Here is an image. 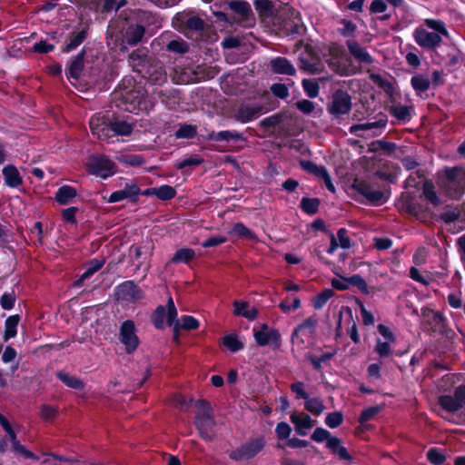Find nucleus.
I'll list each match as a JSON object with an SVG mask.
<instances>
[{
    "mask_svg": "<svg viewBox=\"0 0 465 465\" xmlns=\"http://www.w3.org/2000/svg\"><path fill=\"white\" fill-rule=\"evenodd\" d=\"M424 173L420 169L411 173L406 179L407 187H419L422 184L423 193L420 201L410 206V213H412L421 223L433 224L434 213L436 207V192L431 181L424 180Z\"/></svg>",
    "mask_w": 465,
    "mask_h": 465,
    "instance_id": "obj_1",
    "label": "nucleus"
},
{
    "mask_svg": "<svg viewBox=\"0 0 465 465\" xmlns=\"http://www.w3.org/2000/svg\"><path fill=\"white\" fill-rule=\"evenodd\" d=\"M89 124L92 134L100 140H109L114 135L127 136L134 130L132 123L119 117L107 122L104 116L94 115Z\"/></svg>",
    "mask_w": 465,
    "mask_h": 465,
    "instance_id": "obj_2",
    "label": "nucleus"
},
{
    "mask_svg": "<svg viewBox=\"0 0 465 465\" xmlns=\"http://www.w3.org/2000/svg\"><path fill=\"white\" fill-rule=\"evenodd\" d=\"M440 193L451 200H460L465 193V170L460 167H446L438 173Z\"/></svg>",
    "mask_w": 465,
    "mask_h": 465,
    "instance_id": "obj_3",
    "label": "nucleus"
},
{
    "mask_svg": "<svg viewBox=\"0 0 465 465\" xmlns=\"http://www.w3.org/2000/svg\"><path fill=\"white\" fill-rule=\"evenodd\" d=\"M195 405V426L203 440H211L214 436L215 426L211 405L205 401H197Z\"/></svg>",
    "mask_w": 465,
    "mask_h": 465,
    "instance_id": "obj_4",
    "label": "nucleus"
},
{
    "mask_svg": "<svg viewBox=\"0 0 465 465\" xmlns=\"http://www.w3.org/2000/svg\"><path fill=\"white\" fill-rule=\"evenodd\" d=\"M318 323L315 317H309L299 324L292 334V343L298 350H303L311 342Z\"/></svg>",
    "mask_w": 465,
    "mask_h": 465,
    "instance_id": "obj_5",
    "label": "nucleus"
},
{
    "mask_svg": "<svg viewBox=\"0 0 465 465\" xmlns=\"http://www.w3.org/2000/svg\"><path fill=\"white\" fill-rule=\"evenodd\" d=\"M264 438L257 437L231 450L229 457L236 461L250 460L255 457L264 448Z\"/></svg>",
    "mask_w": 465,
    "mask_h": 465,
    "instance_id": "obj_6",
    "label": "nucleus"
},
{
    "mask_svg": "<svg viewBox=\"0 0 465 465\" xmlns=\"http://www.w3.org/2000/svg\"><path fill=\"white\" fill-rule=\"evenodd\" d=\"M152 322L155 328L163 329L164 327L165 322L169 326H174L177 328L178 320H177V310L175 308L173 300L172 297L168 299L167 302V311L165 307L160 305L158 306L152 315Z\"/></svg>",
    "mask_w": 465,
    "mask_h": 465,
    "instance_id": "obj_7",
    "label": "nucleus"
},
{
    "mask_svg": "<svg viewBox=\"0 0 465 465\" xmlns=\"http://www.w3.org/2000/svg\"><path fill=\"white\" fill-rule=\"evenodd\" d=\"M89 173L106 179L115 173V163L105 155H93L87 163Z\"/></svg>",
    "mask_w": 465,
    "mask_h": 465,
    "instance_id": "obj_8",
    "label": "nucleus"
},
{
    "mask_svg": "<svg viewBox=\"0 0 465 465\" xmlns=\"http://www.w3.org/2000/svg\"><path fill=\"white\" fill-rule=\"evenodd\" d=\"M413 36L420 46L434 48L436 46V20H425L415 29Z\"/></svg>",
    "mask_w": 465,
    "mask_h": 465,
    "instance_id": "obj_9",
    "label": "nucleus"
},
{
    "mask_svg": "<svg viewBox=\"0 0 465 465\" xmlns=\"http://www.w3.org/2000/svg\"><path fill=\"white\" fill-rule=\"evenodd\" d=\"M120 96L124 103V110L133 114L148 109V102L141 91L124 89L120 92Z\"/></svg>",
    "mask_w": 465,
    "mask_h": 465,
    "instance_id": "obj_10",
    "label": "nucleus"
},
{
    "mask_svg": "<svg viewBox=\"0 0 465 465\" xmlns=\"http://www.w3.org/2000/svg\"><path fill=\"white\" fill-rule=\"evenodd\" d=\"M119 339L124 345L127 353H133L139 345L134 322L131 320L124 321L120 327Z\"/></svg>",
    "mask_w": 465,
    "mask_h": 465,
    "instance_id": "obj_11",
    "label": "nucleus"
},
{
    "mask_svg": "<svg viewBox=\"0 0 465 465\" xmlns=\"http://www.w3.org/2000/svg\"><path fill=\"white\" fill-rule=\"evenodd\" d=\"M351 108V98L350 94L342 90H337L331 96L328 111L334 116L348 114Z\"/></svg>",
    "mask_w": 465,
    "mask_h": 465,
    "instance_id": "obj_12",
    "label": "nucleus"
},
{
    "mask_svg": "<svg viewBox=\"0 0 465 465\" xmlns=\"http://www.w3.org/2000/svg\"><path fill=\"white\" fill-rule=\"evenodd\" d=\"M352 188L374 203H381L384 197V193L378 185L368 181L356 179L352 183Z\"/></svg>",
    "mask_w": 465,
    "mask_h": 465,
    "instance_id": "obj_13",
    "label": "nucleus"
},
{
    "mask_svg": "<svg viewBox=\"0 0 465 465\" xmlns=\"http://www.w3.org/2000/svg\"><path fill=\"white\" fill-rule=\"evenodd\" d=\"M253 336L259 346L272 345L279 347L281 335L275 329L270 328L267 324H262L259 330L253 329Z\"/></svg>",
    "mask_w": 465,
    "mask_h": 465,
    "instance_id": "obj_14",
    "label": "nucleus"
},
{
    "mask_svg": "<svg viewBox=\"0 0 465 465\" xmlns=\"http://www.w3.org/2000/svg\"><path fill=\"white\" fill-rule=\"evenodd\" d=\"M115 296L118 301L134 302L143 298V292L133 281H125L116 287Z\"/></svg>",
    "mask_w": 465,
    "mask_h": 465,
    "instance_id": "obj_15",
    "label": "nucleus"
},
{
    "mask_svg": "<svg viewBox=\"0 0 465 465\" xmlns=\"http://www.w3.org/2000/svg\"><path fill=\"white\" fill-rule=\"evenodd\" d=\"M142 76L146 78L152 84L157 85H162L167 80V74L163 69V64L156 59L148 64L147 69L144 70Z\"/></svg>",
    "mask_w": 465,
    "mask_h": 465,
    "instance_id": "obj_16",
    "label": "nucleus"
},
{
    "mask_svg": "<svg viewBox=\"0 0 465 465\" xmlns=\"http://www.w3.org/2000/svg\"><path fill=\"white\" fill-rule=\"evenodd\" d=\"M345 312H346V315H345L344 319H343V317H344L343 312L340 313V320L338 322V326L336 328V336L341 337L342 335L341 328H342V322H344V323L347 325V330H346L347 334L350 336V338L351 339V341L354 343H358V342H360V336L358 334L357 324H356L355 321L353 320L352 312H351V308L346 307Z\"/></svg>",
    "mask_w": 465,
    "mask_h": 465,
    "instance_id": "obj_17",
    "label": "nucleus"
},
{
    "mask_svg": "<svg viewBox=\"0 0 465 465\" xmlns=\"http://www.w3.org/2000/svg\"><path fill=\"white\" fill-rule=\"evenodd\" d=\"M141 194V189L134 182H126L124 188L115 191L109 196V203H118L124 200L136 201Z\"/></svg>",
    "mask_w": 465,
    "mask_h": 465,
    "instance_id": "obj_18",
    "label": "nucleus"
},
{
    "mask_svg": "<svg viewBox=\"0 0 465 465\" xmlns=\"http://www.w3.org/2000/svg\"><path fill=\"white\" fill-rule=\"evenodd\" d=\"M386 124L387 119L384 116H382L377 121L351 125L350 128V133L358 136H363V133L365 131H371L372 135L376 136L381 134V129H383L386 126Z\"/></svg>",
    "mask_w": 465,
    "mask_h": 465,
    "instance_id": "obj_19",
    "label": "nucleus"
},
{
    "mask_svg": "<svg viewBox=\"0 0 465 465\" xmlns=\"http://www.w3.org/2000/svg\"><path fill=\"white\" fill-rule=\"evenodd\" d=\"M300 69L308 74H318L322 71L323 64L320 58L307 51L300 55Z\"/></svg>",
    "mask_w": 465,
    "mask_h": 465,
    "instance_id": "obj_20",
    "label": "nucleus"
},
{
    "mask_svg": "<svg viewBox=\"0 0 465 465\" xmlns=\"http://www.w3.org/2000/svg\"><path fill=\"white\" fill-rule=\"evenodd\" d=\"M153 60V58L148 57L146 51L143 49H137L134 51L128 58L130 66H132L133 70L141 75L144 70L147 69L148 64H151Z\"/></svg>",
    "mask_w": 465,
    "mask_h": 465,
    "instance_id": "obj_21",
    "label": "nucleus"
},
{
    "mask_svg": "<svg viewBox=\"0 0 465 465\" xmlns=\"http://www.w3.org/2000/svg\"><path fill=\"white\" fill-rule=\"evenodd\" d=\"M262 106L244 104L235 111L234 118L241 123H248L258 118L262 114Z\"/></svg>",
    "mask_w": 465,
    "mask_h": 465,
    "instance_id": "obj_22",
    "label": "nucleus"
},
{
    "mask_svg": "<svg viewBox=\"0 0 465 465\" xmlns=\"http://www.w3.org/2000/svg\"><path fill=\"white\" fill-rule=\"evenodd\" d=\"M291 421L294 424L297 434L301 436L307 435L309 430H311L316 423V420H312L306 413H293L290 417Z\"/></svg>",
    "mask_w": 465,
    "mask_h": 465,
    "instance_id": "obj_23",
    "label": "nucleus"
},
{
    "mask_svg": "<svg viewBox=\"0 0 465 465\" xmlns=\"http://www.w3.org/2000/svg\"><path fill=\"white\" fill-rule=\"evenodd\" d=\"M5 184L12 189H17L23 185V177L18 169L13 164L5 165L2 170Z\"/></svg>",
    "mask_w": 465,
    "mask_h": 465,
    "instance_id": "obj_24",
    "label": "nucleus"
},
{
    "mask_svg": "<svg viewBox=\"0 0 465 465\" xmlns=\"http://www.w3.org/2000/svg\"><path fill=\"white\" fill-rule=\"evenodd\" d=\"M269 66L272 73L293 75L296 73L293 64L285 57L278 56L270 61Z\"/></svg>",
    "mask_w": 465,
    "mask_h": 465,
    "instance_id": "obj_25",
    "label": "nucleus"
},
{
    "mask_svg": "<svg viewBox=\"0 0 465 465\" xmlns=\"http://www.w3.org/2000/svg\"><path fill=\"white\" fill-rule=\"evenodd\" d=\"M144 32V27L141 25H129L123 35V42L134 45L142 40Z\"/></svg>",
    "mask_w": 465,
    "mask_h": 465,
    "instance_id": "obj_26",
    "label": "nucleus"
},
{
    "mask_svg": "<svg viewBox=\"0 0 465 465\" xmlns=\"http://www.w3.org/2000/svg\"><path fill=\"white\" fill-rule=\"evenodd\" d=\"M233 313L253 321L256 319L258 312L255 307L250 306L248 302L236 300L233 302Z\"/></svg>",
    "mask_w": 465,
    "mask_h": 465,
    "instance_id": "obj_27",
    "label": "nucleus"
},
{
    "mask_svg": "<svg viewBox=\"0 0 465 465\" xmlns=\"http://www.w3.org/2000/svg\"><path fill=\"white\" fill-rule=\"evenodd\" d=\"M391 114L398 121L407 123L411 119L413 107L405 104H394L390 108Z\"/></svg>",
    "mask_w": 465,
    "mask_h": 465,
    "instance_id": "obj_28",
    "label": "nucleus"
},
{
    "mask_svg": "<svg viewBox=\"0 0 465 465\" xmlns=\"http://www.w3.org/2000/svg\"><path fill=\"white\" fill-rule=\"evenodd\" d=\"M326 447L333 454L337 455L341 460H351V455L348 453L346 448L341 445V440L339 438L332 436L326 443Z\"/></svg>",
    "mask_w": 465,
    "mask_h": 465,
    "instance_id": "obj_29",
    "label": "nucleus"
},
{
    "mask_svg": "<svg viewBox=\"0 0 465 465\" xmlns=\"http://www.w3.org/2000/svg\"><path fill=\"white\" fill-rule=\"evenodd\" d=\"M104 265V261H100L97 259L92 260L83 272V274L74 282V285L75 287H81L84 282L90 277H92L96 272H98Z\"/></svg>",
    "mask_w": 465,
    "mask_h": 465,
    "instance_id": "obj_30",
    "label": "nucleus"
},
{
    "mask_svg": "<svg viewBox=\"0 0 465 465\" xmlns=\"http://www.w3.org/2000/svg\"><path fill=\"white\" fill-rule=\"evenodd\" d=\"M347 46L350 53L360 62L365 64L372 63L371 56L369 54L366 49L361 47L357 42L348 41Z\"/></svg>",
    "mask_w": 465,
    "mask_h": 465,
    "instance_id": "obj_31",
    "label": "nucleus"
},
{
    "mask_svg": "<svg viewBox=\"0 0 465 465\" xmlns=\"http://www.w3.org/2000/svg\"><path fill=\"white\" fill-rule=\"evenodd\" d=\"M210 140L214 141H244L243 135L235 130H225L220 132H213L209 134Z\"/></svg>",
    "mask_w": 465,
    "mask_h": 465,
    "instance_id": "obj_32",
    "label": "nucleus"
},
{
    "mask_svg": "<svg viewBox=\"0 0 465 465\" xmlns=\"http://www.w3.org/2000/svg\"><path fill=\"white\" fill-rule=\"evenodd\" d=\"M76 190L74 187L70 185H63L55 193L54 198L57 203L65 205L68 204L76 196Z\"/></svg>",
    "mask_w": 465,
    "mask_h": 465,
    "instance_id": "obj_33",
    "label": "nucleus"
},
{
    "mask_svg": "<svg viewBox=\"0 0 465 465\" xmlns=\"http://www.w3.org/2000/svg\"><path fill=\"white\" fill-rule=\"evenodd\" d=\"M84 68V52L79 53L74 59L71 62L67 73L68 79L77 80L80 77Z\"/></svg>",
    "mask_w": 465,
    "mask_h": 465,
    "instance_id": "obj_34",
    "label": "nucleus"
},
{
    "mask_svg": "<svg viewBox=\"0 0 465 465\" xmlns=\"http://www.w3.org/2000/svg\"><path fill=\"white\" fill-rule=\"evenodd\" d=\"M86 35L87 32L84 29L73 33L68 43L63 47V52L69 53L76 49L85 40Z\"/></svg>",
    "mask_w": 465,
    "mask_h": 465,
    "instance_id": "obj_35",
    "label": "nucleus"
},
{
    "mask_svg": "<svg viewBox=\"0 0 465 465\" xmlns=\"http://www.w3.org/2000/svg\"><path fill=\"white\" fill-rule=\"evenodd\" d=\"M19 316L18 315H12L9 316L5 322V334H4V340L6 341L9 339H12L16 336L17 334V326L19 323Z\"/></svg>",
    "mask_w": 465,
    "mask_h": 465,
    "instance_id": "obj_36",
    "label": "nucleus"
},
{
    "mask_svg": "<svg viewBox=\"0 0 465 465\" xmlns=\"http://www.w3.org/2000/svg\"><path fill=\"white\" fill-rule=\"evenodd\" d=\"M229 7L243 18L248 19L252 15L251 5L248 2L243 0H235L229 3Z\"/></svg>",
    "mask_w": 465,
    "mask_h": 465,
    "instance_id": "obj_37",
    "label": "nucleus"
},
{
    "mask_svg": "<svg viewBox=\"0 0 465 465\" xmlns=\"http://www.w3.org/2000/svg\"><path fill=\"white\" fill-rule=\"evenodd\" d=\"M195 257V252L191 248H181L171 259L173 263H187Z\"/></svg>",
    "mask_w": 465,
    "mask_h": 465,
    "instance_id": "obj_38",
    "label": "nucleus"
},
{
    "mask_svg": "<svg viewBox=\"0 0 465 465\" xmlns=\"http://www.w3.org/2000/svg\"><path fill=\"white\" fill-rule=\"evenodd\" d=\"M56 375L57 378L69 388L75 390H81L84 388V382L75 376L63 371L57 372Z\"/></svg>",
    "mask_w": 465,
    "mask_h": 465,
    "instance_id": "obj_39",
    "label": "nucleus"
},
{
    "mask_svg": "<svg viewBox=\"0 0 465 465\" xmlns=\"http://www.w3.org/2000/svg\"><path fill=\"white\" fill-rule=\"evenodd\" d=\"M223 344L232 352H237L244 347L243 342L233 333L225 335L223 338Z\"/></svg>",
    "mask_w": 465,
    "mask_h": 465,
    "instance_id": "obj_40",
    "label": "nucleus"
},
{
    "mask_svg": "<svg viewBox=\"0 0 465 465\" xmlns=\"http://www.w3.org/2000/svg\"><path fill=\"white\" fill-rule=\"evenodd\" d=\"M438 403L448 411H457L462 406L460 405L458 399L454 396H440L438 398Z\"/></svg>",
    "mask_w": 465,
    "mask_h": 465,
    "instance_id": "obj_41",
    "label": "nucleus"
},
{
    "mask_svg": "<svg viewBox=\"0 0 465 465\" xmlns=\"http://www.w3.org/2000/svg\"><path fill=\"white\" fill-rule=\"evenodd\" d=\"M304 408L315 416H319L324 411V405L319 398H310L305 400Z\"/></svg>",
    "mask_w": 465,
    "mask_h": 465,
    "instance_id": "obj_42",
    "label": "nucleus"
},
{
    "mask_svg": "<svg viewBox=\"0 0 465 465\" xmlns=\"http://www.w3.org/2000/svg\"><path fill=\"white\" fill-rule=\"evenodd\" d=\"M411 85L419 95H422L430 87V81L427 77L418 74L411 78Z\"/></svg>",
    "mask_w": 465,
    "mask_h": 465,
    "instance_id": "obj_43",
    "label": "nucleus"
},
{
    "mask_svg": "<svg viewBox=\"0 0 465 465\" xmlns=\"http://www.w3.org/2000/svg\"><path fill=\"white\" fill-rule=\"evenodd\" d=\"M230 233H233L241 238L248 240H256L255 233L247 228L242 223H236Z\"/></svg>",
    "mask_w": 465,
    "mask_h": 465,
    "instance_id": "obj_44",
    "label": "nucleus"
},
{
    "mask_svg": "<svg viewBox=\"0 0 465 465\" xmlns=\"http://www.w3.org/2000/svg\"><path fill=\"white\" fill-rule=\"evenodd\" d=\"M334 292L331 289H325L315 296L312 300V306L315 310H321L327 302L333 296Z\"/></svg>",
    "mask_w": 465,
    "mask_h": 465,
    "instance_id": "obj_45",
    "label": "nucleus"
},
{
    "mask_svg": "<svg viewBox=\"0 0 465 465\" xmlns=\"http://www.w3.org/2000/svg\"><path fill=\"white\" fill-rule=\"evenodd\" d=\"M301 166L302 169L309 173H312L319 178H322L323 174L327 172L326 168L322 165H317L316 163L311 161H302Z\"/></svg>",
    "mask_w": 465,
    "mask_h": 465,
    "instance_id": "obj_46",
    "label": "nucleus"
},
{
    "mask_svg": "<svg viewBox=\"0 0 465 465\" xmlns=\"http://www.w3.org/2000/svg\"><path fill=\"white\" fill-rule=\"evenodd\" d=\"M346 281L350 285L357 287L361 293L365 295L370 293L366 281L360 274H353L351 277L346 278Z\"/></svg>",
    "mask_w": 465,
    "mask_h": 465,
    "instance_id": "obj_47",
    "label": "nucleus"
},
{
    "mask_svg": "<svg viewBox=\"0 0 465 465\" xmlns=\"http://www.w3.org/2000/svg\"><path fill=\"white\" fill-rule=\"evenodd\" d=\"M320 202L316 198L304 197L301 201L302 210L308 214H314L317 213Z\"/></svg>",
    "mask_w": 465,
    "mask_h": 465,
    "instance_id": "obj_48",
    "label": "nucleus"
},
{
    "mask_svg": "<svg viewBox=\"0 0 465 465\" xmlns=\"http://www.w3.org/2000/svg\"><path fill=\"white\" fill-rule=\"evenodd\" d=\"M393 342L388 341H381V339H377L376 345L374 348V351L381 357L386 358L389 357L392 351L391 344Z\"/></svg>",
    "mask_w": 465,
    "mask_h": 465,
    "instance_id": "obj_49",
    "label": "nucleus"
},
{
    "mask_svg": "<svg viewBox=\"0 0 465 465\" xmlns=\"http://www.w3.org/2000/svg\"><path fill=\"white\" fill-rule=\"evenodd\" d=\"M49 459L44 460L45 463H51L53 465H59L61 462L80 463L81 461L73 457L59 456L54 453H45Z\"/></svg>",
    "mask_w": 465,
    "mask_h": 465,
    "instance_id": "obj_50",
    "label": "nucleus"
},
{
    "mask_svg": "<svg viewBox=\"0 0 465 465\" xmlns=\"http://www.w3.org/2000/svg\"><path fill=\"white\" fill-rule=\"evenodd\" d=\"M176 195V191L173 187L164 184L156 187V197L163 201L173 199Z\"/></svg>",
    "mask_w": 465,
    "mask_h": 465,
    "instance_id": "obj_51",
    "label": "nucleus"
},
{
    "mask_svg": "<svg viewBox=\"0 0 465 465\" xmlns=\"http://www.w3.org/2000/svg\"><path fill=\"white\" fill-rule=\"evenodd\" d=\"M302 87L306 95L310 98H315L319 94V84L316 81L311 79L302 80Z\"/></svg>",
    "mask_w": 465,
    "mask_h": 465,
    "instance_id": "obj_52",
    "label": "nucleus"
},
{
    "mask_svg": "<svg viewBox=\"0 0 465 465\" xmlns=\"http://www.w3.org/2000/svg\"><path fill=\"white\" fill-rule=\"evenodd\" d=\"M335 355V351H326L320 356H310L309 360L315 370H321L323 363L330 361Z\"/></svg>",
    "mask_w": 465,
    "mask_h": 465,
    "instance_id": "obj_53",
    "label": "nucleus"
},
{
    "mask_svg": "<svg viewBox=\"0 0 465 465\" xmlns=\"http://www.w3.org/2000/svg\"><path fill=\"white\" fill-rule=\"evenodd\" d=\"M16 301V295L14 290L5 292L0 298V305L4 310H11L14 308Z\"/></svg>",
    "mask_w": 465,
    "mask_h": 465,
    "instance_id": "obj_54",
    "label": "nucleus"
},
{
    "mask_svg": "<svg viewBox=\"0 0 465 465\" xmlns=\"http://www.w3.org/2000/svg\"><path fill=\"white\" fill-rule=\"evenodd\" d=\"M457 375L453 373H448L441 377L440 382H438V390L444 391L450 390L457 382Z\"/></svg>",
    "mask_w": 465,
    "mask_h": 465,
    "instance_id": "obj_55",
    "label": "nucleus"
},
{
    "mask_svg": "<svg viewBox=\"0 0 465 465\" xmlns=\"http://www.w3.org/2000/svg\"><path fill=\"white\" fill-rule=\"evenodd\" d=\"M203 163V158L198 154L192 155L190 157L178 161L175 167L179 170L183 169L187 166L200 165Z\"/></svg>",
    "mask_w": 465,
    "mask_h": 465,
    "instance_id": "obj_56",
    "label": "nucleus"
},
{
    "mask_svg": "<svg viewBox=\"0 0 465 465\" xmlns=\"http://www.w3.org/2000/svg\"><path fill=\"white\" fill-rule=\"evenodd\" d=\"M196 127L191 124H183L175 132L176 138H193L196 135Z\"/></svg>",
    "mask_w": 465,
    "mask_h": 465,
    "instance_id": "obj_57",
    "label": "nucleus"
},
{
    "mask_svg": "<svg viewBox=\"0 0 465 465\" xmlns=\"http://www.w3.org/2000/svg\"><path fill=\"white\" fill-rule=\"evenodd\" d=\"M167 50L177 54H184L188 51V45L183 39H174L169 42Z\"/></svg>",
    "mask_w": 465,
    "mask_h": 465,
    "instance_id": "obj_58",
    "label": "nucleus"
},
{
    "mask_svg": "<svg viewBox=\"0 0 465 465\" xmlns=\"http://www.w3.org/2000/svg\"><path fill=\"white\" fill-rule=\"evenodd\" d=\"M460 216V210L457 206H448L440 214V219L445 223H451Z\"/></svg>",
    "mask_w": 465,
    "mask_h": 465,
    "instance_id": "obj_59",
    "label": "nucleus"
},
{
    "mask_svg": "<svg viewBox=\"0 0 465 465\" xmlns=\"http://www.w3.org/2000/svg\"><path fill=\"white\" fill-rule=\"evenodd\" d=\"M119 161L131 166H140L145 162L140 154H124L119 157Z\"/></svg>",
    "mask_w": 465,
    "mask_h": 465,
    "instance_id": "obj_60",
    "label": "nucleus"
},
{
    "mask_svg": "<svg viewBox=\"0 0 465 465\" xmlns=\"http://www.w3.org/2000/svg\"><path fill=\"white\" fill-rule=\"evenodd\" d=\"M342 420H343L342 414L341 412H339V411H334V412L329 413L326 416V418H325V424L329 428L334 429V428L339 427L342 423Z\"/></svg>",
    "mask_w": 465,
    "mask_h": 465,
    "instance_id": "obj_61",
    "label": "nucleus"
},
{
    "mask_svg": "<svg viewBox=\"0 0 465 465\" xmlns=\"http://www.w3.org/2000/svg\"><path fill=\"white\" fill-rule=\"evenodd\" d=\"M332 437L331 432L323 428H316L311 438L313 441L322 443L328 442V440Z\"/></svg>",
    "mask_w": 465,
    "mask_h": 465,
    "instance_id": "obj_62",
    "label": "nucleus"
},
{
    "mask_svg": "<svg viewBox=\"0 0 465 465\" xmlns=\"http://www.w3.org/2000/svg\"><path fill=\"white\" fill-rule=\"evenodd\" d=\"M183 23L193 31H201L203 28V22L198 16L183 17Z\"/></svg>",
    "mask_w": 465,
    "mask_h": 465,
    "instance_id": "obj_63",
    "label": "nucleus"
},
{
    "mask_svg": "<svg viewBox=\"0 0 465 465\" xmlns=\"http://www.w3.org/2000/svg\"><path fill=\"white\" fill-rule=\"evenodd\" d=\"M291 391L295 394L297 400H306L309 397L308 392L305 391V385L302 381H296L291 384Z\"/></svg>",
    "mask_w": 465,
    "mask_h": 465,
    "instance_id": "obj_64",
    "label": "nucleus"
}]
</instances>
